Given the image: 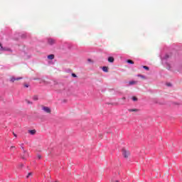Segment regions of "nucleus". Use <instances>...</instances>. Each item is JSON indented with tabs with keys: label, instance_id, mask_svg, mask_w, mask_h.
Listing matches in <instances>:
<instances>
[{
	"label": "nucleus",
	"instance_id": "nucleus-29",
	"mask_svg": "<svg viewBox=\"0 0 182 182\" xmlns=\"http://www.w3.org/2000/svg\"><path fill=\"white\" fill-rule=\"evenodd\" d=\"M23 159H25V156H23Z\"/></svg>",
	"mask_w": 182,
	"mask_h": 182
},
{
	"label": "nucleus",
	"instance_id": "nucleus-16",
	"mask_svg": "<svg viewBox=\"0 0 182 182\" xmlns=\"http://www.w3.org/2000/svg\"><path fill=\"white\" fill-rule=\"evenodd\" d=\"M72 76L73 77H77V75H76V74L75 73H72Z\"/></svg>",
	"mask_w": 182,
	"mask_h": 182
},
{
	"label": "nucleus",
	"instance_id": "nucleus-19",
	"mask_svg": "<svg viewBox=\"0 0 182 182\" xmlns=\"http://www.w3.org/2000/svg\"><path fill=\"white\" fill-rule=\"evenodd\" d=\"M22 150H23V153H26V151L25 150V148L22 147Z\"/></svg>",
	"mask_w": 182,
	"mask_h": 182
},
{
	"label": "nucleus",
	"instance_id": "nucleus-22",
	"mask_svg": "<svg viewBox=\"0 0 182 182\" xmlns=\"http://www.w3.org/2000/svg\"><path fill=\"white\" fill-rule=\"evenodd\" d=\"M13 134H14V137H17V135H16V134H15V132H13Z\"/></svg>",
	"mask_w": 182,
	"mask_h": 182
},
{
	"label": "nucleus",
	"instance_id": "nucleus-27",
	"mask_svg": "<svg viewBox=\"0 0 182 182\" xmlns=\"http://www.w3.org/2000/svg\"><path fill=\"white\" fill-rule=\"evenodd\" d=\"M22 166H23V165L21 164V167H22Z\"/></svg>",
	"mask_w": 182,
	"mask_h": 182
},
{
	"label": "nucleus",
	"instance_id": "nucleus-3",
	"mask_svg": "<svg viewBox=\"0 0 182 182\" xmlns=\"http://www.w3.org/2000/svg\"><path fill=\"white\" fill-rule=\"evenodd\" d=\"M42 109L46 112V113H50L51 110L50 108H49V107H43Z\"/></svg>",
	"mask_w": 182,
	"mask_h": 182
},
{
	"label": "nucleus",
	"instance_id": "nucleus-23",
	"mask_svg": "<svg viewBox=\"0 0 182 182\" xmlns=\"http://www.w3.org/2000/svg\"><path fill=\"white\" fill-rule=\"evenodd\" d=\"M122 100H126V97H124L122 98Z\"/></svg>",
	"mask_w": 182,
	"mask_h": 182
},
{
	"label": "nucleus",
	"instance_id": "nucleus-18",
	"mask_svg": "<svg viewBox=\"0 0 182 182\" xmlns=\"http://www.w3.org/2000/svg\"><path fill=\"white\" fill-rule=\"evenodd\" d=\"M32 176V173H31V172L28 173V176H27V178L29 177V176Z\"/></svg>",
	"mask_w": 182,
	"mask_h": 182
},
{
	"label": "nucleus",
	"instance_id": "nucleus-10",
	"mask_svg": "<svg viewBox=\"0 0 182 182\" xmlns=\"http://www.w3.org/2000/svg\"><path fill=\"white\" fill-rule=\"evenodd\" d=\"M102 70L103 72H109V68H107V67H103Z\"/></svg>",
	"mask_w": 182,
	"mask_h": 182
},
{
	"label": "nucleus",
	"instance_id": "nucleus-25",
	"mask_svg": "<svg viewBox=\"0 0 182 182\" xmlns=\"http://www.w3.org/2000/svg\"><path fill=\"white\" fill-rule=\"evenodd\" d=\"M168 86H171V84H168Z\"/></svg>",
	"mask_w": 182,
	"mask_h": 182
},
{
	"label": "nucleus",
	"instance_id": "nucleus-24",
	"mask_svg": "<svg viewBox=\"0 0 182 182\" xmlns=\"http://www.w3.org/2000/svg\"><path fill=\"white\" fill-rule=\"evenodd\" d=\"M13 149H15V146H11V150H12Z\"/></svg>",
	"mask_w": 182,
	"mask_h": 182
},
{
	"label": "nucleus",
	"instance_id": "nucleus-4",
	"mask_svg": "<svg viewBox=\"0 0 182 182\" xmlns=\"http://www.w3.org/2000/svg\"><path fill=\"white\" fill-rule=\"evenodd\" d=\"M48 45H55L56 43V41L53 40V38H49L48 40Z\"/></svg>",
	"mask_w": 182,
	"mask_h": 182
},
{
	"label": "nucleus",
	"instance_id": "nucleus-26",
	"mask_svg": "<svg viewBox=\"0 0 182 182\" xmlns=\"http://www.w3.org/2000/svg\"><path fill=\"white\" fill-rule=\"evenodd\" d=\"M89 60V62H91L92 61V60Z\"/></svg>",
	"mask_w": 182,
	"mask_h": 182
},
{
	"label": "nucleus",
	"instance_id": "nucleus-11",
	"mask_svg": "<svg viewBox=\"0 0 182 182\" xmlns=\"http://www.w3.org/2000/svg\"><path fill=\"white\" fill-rule=\"evenodd\" d=\"M127 63H130L131 65H134V62H133V60H127Z\"/></svg>",
	"mask_w": 182,
	"mask_h": 182
},
{
	"label": "nucleus",
	"instance_id": "nucleus-28",
	"mask_svg": "<svg viewBox=\"0 0 182 182\" xmlns=\"http://www.w3.org/2000/svg\"><path fill=\"white\" fill-rule=\"evenodd\" d=\"M115 182H119V181H115Z\"/></svg>",
	"mask_w": 182,
	"mask_h": 182
},
{
	"label": "nucleus",
	"instance_id": "nucleus-13",
	"mask_svg": "<svg viewBox=\"0 0 182 182\" xmlns=\"http://www.w3.org/2000/svg\"><path fill=\"white\" fill-rule=\"evenodd\" d=\"M143 68L145 69L146 70H149V67L146 66V65L143 66Z\"/></svg>",
	"mask_w": 182,
	"mask_h": 182
},
{
	"label": "nucleus",
	"instance_id": "nucleus-21",
	"mask_svg": "<svg viewBox=\"0 0 182 182\" xmlns=\"http://www.w3.org/2000/svg\"><path fill=\"white\" fill-rule=\"evenodd\" d=\"M24 87H29V85L28 84L24 85Z\"/></svg>",
	"mask_w": 182,
	"mask_h": 182
},
{
	"label": "nucleus",
	"instance_id": "nucleus-6",
	"mask_svg": "<svg viewBox=\"0 0 182 182\" xmlns=\"http://www.w3.org/2000/svg\"><path fill=\"white\" fill-rule=\"evenodd\" d=\"M48 59H50V60L55 59V55L50 54V55H48Z\"/></svg>",
	"mask_w": 182,
	"mask_h": 182
},
{
	"label": "nucleus",
	"instance_id": "nucleus-1",
	"mask_svg": "<svg viewBox=\"0 0 182 182\" xmlns=\"http://www.w3.org/2000/svg\"><path fill=\"white\" fill-rule=\"evenodd\" d=\"M122 155L124 157V159H128L129 156H130V151L126 149H122Z\"/></svg>",
	"mask_w": 182,
	"mask_h": 182
},
{
	"label": "nucleus",
	"instance_id": "nucleus-9",
	"mask_svg": "<svg viewBox=\"0 0 182 182\" xmlns=\"http://www.w3.org/2000/svg\"><path fill=\"white\" fill-rule=\"evenodd\" d=\"M128 112H139V109H129Z\"/></svg>",
	"mask_w": 182,
	"mask_h": 182
},
{
	"label": "nucleus",
	"instance_id": "nucleus-20",
	"mask_svg": "<svg viewBox=\"0 0 182 182\" xmlns=\"http://www.w3.org/2000/svg\"><path fill=\"white\" fill-rule=\"evenodd\" d=\"M0 47L1 48V49H2L3 50H5V49H4V47H2V44H1V43H0Z\"/></svg>",
	"mask_w": 182,
	"mask_h": 182
},
{
	"label": "nucleus",
	"instance_id": "nucleus-2",
	"mask_svg": "<svg viewBox=\"0 0 182 182\" xmlns=\"http://www.w3.org/2000/svg\"><path fill=\"white\" fill-rule=\"evenodd\" d=\"M22 80V77H11L10 78V82H12V83H14V82H15V80Z\"/></svg>",
	"mask_w": 182,
	"mask_h": 182
},
{
	"label": "nucleus",
	"instance_id": "nucleus-5",
	"mask_svg": "<svg viewBox=\"0 0 182 182\" xmlns=\"http://www.w3.org/2000/svg\"><path fill=\"white\" fill-rule=\"evenodd\" d=\"M108 62H109V63H113L114 62V58L109 57L108 58Z\"/></svg>",
	"mask_w": 182,
	"mask_h": 182
},
{
	"label": "nucleus",
	"instance_id": "nucleus-8",
	"mask_svg": "<svg viewBox=\"0 0 182 182\" xmlns=\"http://www.w3.org/2000/svg\"><path fill=\"white\" fill-rule=\"evenodd\" d=\"M136 84H137V81H130L129 82V85H136Z\"/></svg>",
	"mask_w": 182,
	"mask_h": 182
},
{
	"label": "nucleus",
	"instance_id": "nucleus-15",
	"mask_svg": "<svg viewBox=\"0 0 182 182\" xmlns=\"http://www.w3.org/2000/svg\"><path fill=\"white\" fill-rule=\"evenodd\" d=\"M33 100H38V95H35L33 97Z\"/></svg>",
	"mask_w": 182,
	"mask_h": 182
},
{
	"label": "nucleus",
	"instance_id": "nucleus-14",
	"mask_svg": "<svg viewBox=\"0 0 182 182\" xmlns=\"http://www.w3.org/2000/svg\"><path fill=\"white\" fill-rule=\"evenodd\" d=\"M139 77H141L142 79H146V77L144 75H139Z\"/></svg>",
	"mask_w": 182,
	"mask_h": 182
},
{
	"label": "nucleus",
	"instance_id": "nucleus-17",
	"mask_svg": "<svg viewBox=\"0 0 182 182\" xmlns=\"http://www.w3.org/2000/svg\"><path fill=\"white\" fill-rule=\"evenodd\" d=\"M37 158H38L39 160H41V159H42V156L38 155V156H37Z\"/></svg>",
	"mask_w": 182,
	"mask_h": 182
},
{
	"label": "nucleus",
	"instance_id": "nucleus-7",
	"mask_svg": "<svg viewBox=\"0 0 182 182\" xmlns=\"http://www.w3.org/2000/svg\"><path fill=\"white\" fill-rule=\"evenodd\" d=\"M28 133H29L30 134H32V135L36 134V130H35V129L29 130V131H28Z\"/></svg>",
	"mask_w": 182,
	"mask_h": 182
},
{
	"label": "nucleus",
	"instance_id": "nucleus-12",
	"mask_svg": "<svg viewBox=\"0 0 182 182\" xmlns=\"http://www.w3.org/2000/svg\"><path fill=\"white\" fill-rule=\"evenodd\" d=\"M132 100L134 102H137V97H132Z\"/></svg>",
	"mask_w": 182,
	"mask_h": 182
}]
</instances>
